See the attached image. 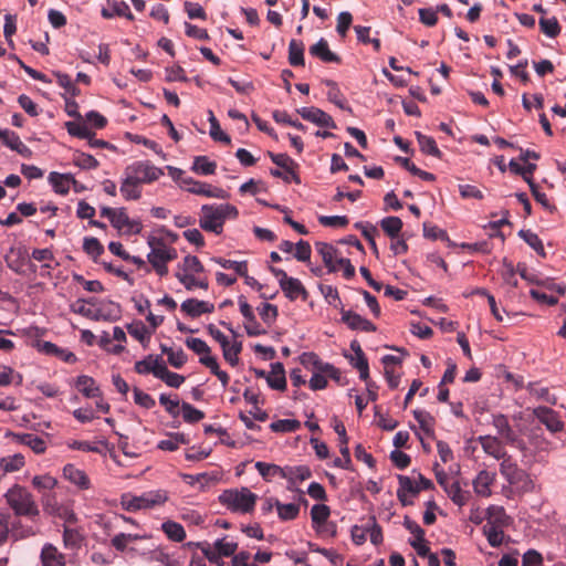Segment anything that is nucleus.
<instances>
[{"label": "nucleus", "mask_w": 566, "mask_h": 566, "mask_svg": "<svg viewBox=\"0 0 566 566\" xmlns=\"http://www.w3.org/2000/svg\"><path fill=\"white\" fill-rule=\"evenodd\" d=\"M168 499V491L163 489L149 490L139 495L124 493L120 496V505L122 509L127 512H137L163 506Z\"/></svg>", "instance_id": "2"}, {"label": "nucleus", "mask_w": 566, "mask_h": 566, "mask_svg": "<svg viewBox=\"0 0 566 566\" xmlns=\"http://www.w3.org/2000/svg\"><path fill=\"white\" fill-rule=\"evenodd\" d=\"M65 127L70 135L78 137V138L86 139V138H90L91 135H94L92 133V130L90 129V127L81 120L67 122L65 124Z\"/></svg>", "instance_id": "56"}, {"label": "nucleus", "mask_w": 566, "mask_h": 566, "mask_svg": "<svg viewBox=\"0 0 566 566\" xmlns=\"http://www.w3.org/2000/svg\"><path fill=\"white\" fill-rule=\"evenodd\" d=\"M533 415L543 423L552 433L559 432L564 429V422L558 413L553 409L544 406L534 408Z\"/></svg>", "instance_id": "14"}, {"label": "nucleus", "mask_w": 566, "mask_h": 566, "mask_svg": "<svg viewBox=\"0 0 566 566\" xmlns=\"http://www.w3.org/2000/svg\"><path fill=\"white\" fill-rule=\"evenodd\" d=\"M49 181L55 192L61 195H66L69 192L71 184L76 185L73 176L69 174L51 172L49 175Z\"/></svg>", "instance_id": "30"}, {"label": "nucleus", "mask_w": 566, "mask_h": 566, "mask_svg": "<svg viewBox=\"0 0 566 566\" xmlns=\"http://www.w3.org/2000/svg\"><path fill=\"white\" fill-rule=\"evenodd\" d=\"M119 191L126 200H138L142 196L140 185L127 175L122 181Z\"/></svg>", "instance_id": "39"}, {"label": "nucleus", "mask_w": 566, "mask_h": 566, "mask_svg": "<svg viewBox=\"0 0 566 566\" xmlns=\"http://www.w3.org/2000/svg\"><path fill=\"white\" fill-rule=\"evenodd\" d=\"M83 250L86 254L96 259L104 252V247L93 237H85L83 240Z\"/></svg>", "instance_id": "64"}, {"label": "nucleus", "mask_w": 566, "mask_h": 566, "mask_svg": "<svg viewBox=\"0 0 566 566\" xmlns=\"http://www.w3.org/2000/svg\"><path fill=\"white\" fill-rule=\"evenodd\" d=\"M312 475V472L308 467L306 465H296V467H284V473L283 478L287 481L286 489L291 492L298 491L296 488V484L298 482H303L307 479H310Z\"/></svg>", "instance_id": "17"}, {"label": "nucleus", "mask_w": 566, "mask_h": 566, "mask_svg": "<svg viewBox=\"0 0 566 566\" xmlns=\"http://www.w3.org/2000/svg\"><path fill=\"white\" fill-rule=\"evenodd\" d=\"M478 440L483 451L494 459L502 460L505 455H507V452L504 449L502 442L496 437L480 436Z\"/></svg>", "instance_id": "23"}, {"label": "nucleus", "mask_w": 566, "mask_h": 566, "mask_svg": "<svg viewBox=\"0 0 566 566\" xmlns=\"http://www.w3.org/2000/svg\"><path fill=\"white\" fill-rule=\"evenodd\" d=\"M266 382L270 388L284 390L286 388L285 370L281 363L271 365V371L268 374Z\"/></svg>", "instance_id": "29"}, {"label": "nucleus", "mask_w": 566, "mask_h": 566, "mask_svg": "<svg viewBox=\"0 0 566 566\" xmlns=\"http://www.w3.org/2000/svg\"><path fill=\"white\" fill-rule=\"evenodd\" d=\"M125 175L130 176V179H134L140 185L156 181L164 175V171L148 160H140L127 166Z\"/></svg>", "instance_id": "6"}, {"label": "nucleus", "mask_w": 566, "mask_h": 566, "mask_svg": "<svg viewBox=\"0 0 566 566\" xmlns=\"http://www.w3.org/2000/svg\"><path fill=\"white\" fill-rule=\"evenodd\" d=\"M217 169V164L211 161L207 156H197L193 159L191 170L202 176L213 175Z\"/></svg>", "instance_id": "43"}, {"label": "nucleus", "mask_w": 566, "mask_h": 566, "mask_svg": "<svg viewBox=\"0 0 566 566\" xmlns=\"http://www.w3.org/2000/svg\"><path fill=\"white\" fill-rule=\"evenodd\" d=\"M71 311L75 314L82 315L86 318L95 321L96 311L95 306L88 304L87 300L80 298L71 304Z\"/></svg>", "instance_id": "55"}, {"label": "nucleus", "mask_w": 566, "mask_h": 566, "mask_svg": "<svg viewBox=\"0 0 566 566\" xmlns=\"http://www.w3.org/2000/svg\"><path fill=\"white\" fill-rule=\"evenodd\" d=\"M33 534L31 527L19 532L15 523H11V515L6 511H0V546L4 545L10 537L18 541Z\"/></svg>", "instance_id": "9"}, {"label": "nucleus", "mask_w": 566, "mask_h": 566, "mask_svg": "<svg viewBox=\"0 0 566 566\" xmlns=\"http://www.w3.org/2000/svg\"><path fill=\"white\" fill-rule=\"evenodd\" d=\"M273 432H295L301 428V422L296 419H280L270 424Z\"/></svg>", "instance_id": "58"}, {"label": "nucleus", "mask_w": 566, "mask_h": 566, "mask_svg": "<svg viewBox=\"0 0 566 566\" xmlns=\"http://www.w3.org/2000/svg\"><path fill=\"white\" fill-rule=\"evenodd\" d=\"M65 556L56 546L45 543L40 553L41 566H65Z\"/></svg>", "instance_id": "20"}, {"label": "nucleus", "mask_w": 566, "mask_h": 566, "mask_svg": "<svg viewBox=\"0 0 566 566\" xmlns=\"http://www.w3.org/2000/svg\"><path fill=\"white\" fill-rule=\"evenodd\" d=\"M311 55L321 59L327 63H339L340 59L337 54L332 52L328 43L324 38H321L315 44L310 48Z\"/></svg>", "instance_id": "28"}, {"label": "nucleus", "mask_w": 566, "mask_h": 566, "mask_svg": "<svg viewBox=\"0 0 566 566\" xmlns=\"http://www.w3.org/2000/svg\"><path fill=\"white\" fill-rule=\"evenodd\" d=\"M527 447L531 450V455L526 459L532 460L534 458V453L537 452H546L549 448V441L544 437L543 430L541 427L532 428L527 434Z\"/></svg>", "instance_id": "18"}, {"label": "nucleus", "mask_w": 566, "mask_h": 566, "mask_svg": "<svg viewBox=\"0 0 566 566\" xmlns=\"http://www.w3.org/2000/svg\"><path fill=\"white\" fill-rule=\"evenodd\" d=\"M413 417L418 421L423 432L427 434L432 433L434 419L428 411L419 409L413 410Z\"/></svg>", "instance_id": "60"}, {"label": "nucleus", "mask_w": 566, "mask_h": 566, "mask_svg": "<svg viewBox=\"0 0 566 566\" xmlns=\"http://www.w3.org/2000/svg\"><path fill=\"white\" fill-rule=\"evenodd\" d=\"M380 226L387 235L396 239L402 229V221L398 217H386L380 221Z\"/></svg>", "instance_id": "50"}, {"label": "nucleus", "mask_w": 566, "mask_h": 566, "mask_svg": "<svg viewBox=\"0 0 566 566\" xmlns=\"http://www.w3.org/2000/svg\"><path fill=\"white\" fill-rule=\"evenodd\" d=\"M158 379L165 381L167 386L172 388H179L185 381L182 375L170 371L165 364L163 368L158 370Z\"/></svg>", "instance_id": "48"}, {"label": "nucleus", "mask_w": 566, "mask_h": 566, "mask_svg": "<svg viewBox=\"0 0 566 566\" xmlns=\"http://www.w3.org/2000/svg\"><path fill=\"white\" fill-rule=\"evenodd\" d=\"M493 426L499 436L503 438L509 446L516 448L522 453L523 458L531 455V450L526 441L512 429L506 416L501 413L493 416Z\"/></svg>", "instance_id": "5"}, {"label": "nucleus", "mask_w": 566, "mask_h": 566, "mask_svg": "<svg viewBox=\"0 0 566 566\" xmlns=\"http://www.w3.org/2000/svg\"><path fill=\"white\" fill-rule=\"evenodd\" d=\"M275 507L277 510V515L282 521L295 520L300 513V506L294 503L283 504L275 500Z\"/></svg>", "instance_id": "51"}, {"label": "nucleus", "mask_w": 566, "mask_h": 566, "mask_svg": "<svg viewBox=\"0 0 566 566\" xmlns=\"http://www.w3.org/2000/svg\"><path fill=\"white\" fill-rule=\"evenodd\" d=\"M491 511H496L497 516L494 518V521L489 518L488 523L483 526V532L488 538L489 544L492 547H499L502 544L504 537V533L500 526L505 523L507 516L502 507H491L489 509V512Z\"/></svg>", "instance_id": "8"}, {"label": "nucleus", "mask_w": 566, "mask_h": 566, "mask_svg": "<svg viewBox=\"0 0 566 566\" xmlns=\"http://www.w3.org/2000/svg\"><path fill=\"white\" fill-rule=\"evenodd\" d=\"M494 473L486 470L480 471L472 482L474 492L480 496L489 497L492 493L491 485L494 482Z\"/></svg>", "instance_id": "26"}, {"label": "nucleus", "mask_w": 566, "mask_h": 566, "mask_svg": "<svg viewBox=\"0 0 566 566\" xmlns=\"http://www.w3.org/2000/svg\"><path fill=\"white\" fill-rule=\"evenodd\" d=\"M161 531L172 542H182L186 538V531L180 523L167 520L161 524Z\"/></svg>", "instance_id": "34"}, {"label": "nucleus", "mask_w": 566, "mask_h": 566, "mask_svg": "<svg viewBox=\"0 0 566 566\" xmlns=\"http://www.w3.org/2000/svg\"><path fill=\"white\" fill-rule=\"evenodd\" d=\"M398 481L397 497H401V493H409L410 496H416L420 492L419 485L411 478L399 474Z\"/></svg>", "instance_id": "54"}, {"label": "nucleus", "mask_w": 566, "mask_h": 566, "mask_svg": "<svg viewBox=\"0 0 566 566\" xmlns=\"http://www.w3.org/2000/svg\"><path fill=\"white\" fill-rule=\"evenodd\" d=\"M3 144L10 148L11 150L17 151L23 157H30L31 156V149L20 139L19 135L12 130H8L7 134H4Z\"/></svg>", "instance_id": "33"}, {"label": "nucleus", "mask_w": 566, "mask_h": 566, "mask_svg": "<svg viewBox=\"0 0 566 566\" xmlns=\"http://www.w3.org/2000/svg\"><path fill=\"white\" fill-rule=\"evenodd\" d=\"M164 364L165 363L159 356L155 357L153 355H148L144 359L136 361L134 369L137 374H153L156 378H158V370L159 368H163Z\"/></svg>", "instance_id": "27"}, {"label": "nucleus", "mask_w": 566, "mask_h": 566, "mask_svg": "<svg viewBox=\"0 0 566 566\" xmlns=\"http://www.w3.org/2000/svg\"><path fill=\"white\" fill-rule=\"evenodd\" d=\"M254 468L256 469L259 474L266 481H271L276 476L283 478L284 467L258 461L255 462Z\"/></svg>", "instance_id": "40"}, {"label": "nucleus", "mask_w": 566, "mask_h": 566, "mask_svg": "<svg viewBox=\"0 0 566 566\" xmlns=\"http://www.w3.org/2000/svg\"><path fill=\"white\" fill-rule=\"evenodd\" d=\"M325 84H326V86H328V92H327L328 101L331 103L335 104L340 109H346L347 108L346 99L343 96V94L340 93L337 84L332 80H326Z\"/></svg>", "instance_id": "53"}, {"label": "nucleus", "mask_w": 566, "mask_h": 566, "mask_svg": "<svg viewBox=\"0 0 566 566\" xmlns=\"http://www.w3.org/2000/svg\"><path fill=\"white\" fill-rule=\"evenodd\" d=\"M180 411L184 420L188 423H196L205 418V413L189 402H182Z\"/></svg>", "instance_id": "61"}, {"label": "nucleus", "mask_w": 566, "mask_h": 566, "mask_svg": "<svg viewBox=\"0 0 566 566\" xmlns=\"http://www.w3.org/2000/svg\"><path fill=\"white\" fill-rule=\"evenodd\" d=\"M342 321L353 331L375 332L376 326L353 311H342Z\"/></svg>", "instance_id": "19"}, {"label": "nucleus", "mask_w": 566, "mask_h": 566, "mask_svg": "<svg viewBox=\"0 0 566 566\" xmlns=\"http://www.w3.org/2000/svg\"><path fill=\"white\" fill-rule=\"evenodd\" d=\"M541 31L548 38H556L560 32V27L555 17L546 19H539Z\"/></svg>", "instance_id": "62"}, {"label": "nucleus", "mask_w": 566, "mask_h": 566, "mask_svg": "<svg viewBox=\"0 0 566 566\" xmlns=\"http://www.w3.org/2000/svg\"><path fill=\"white\" fill-rule=\"evenodd\" d=\"M444 491L451 501L459 506L465 505L471 496L469 491L461 489L458 481L452 482Z\"/></svg>", "instance_id": "41"}, {"label": "nucleus", "mask_w": 566, "mask_h": 566, "mask_svg": "<svg viewBox=\"0 0 566 566\" xmlns=\"http://www.w3.org/2000/svg\"><path fill=\"white\" fill-rule=\"evenodd\" d=\"M256 501L258 495L245 486L228 489L219 495V502L227 510L237 514H249L253 512Z\"/></svg>", "instance_id": "4"}, {"label": "nucleus", "mask_w": 566, "mask_h": 566, "mask_svg": "<svg viewBox=\"0 0 566 566\" xmlns=\"http://www.w3.org/2000/svg\"><path fill=\"white\" fill-rule=\"evenodd\" d=\"M518 237L526 242L533 250H535L539 255L545 256L544 244L539 237L533 232L532 230H520Z\"/></svg>", "instance_id": "46"}, {"label": "nucleus", "mask_w": 566, "mask_h": 566, "mask_svg": "<svg viewBox=\"0 0 566 566\" xmlns=\"http://www.w3.org/2000/svg\"><path fill=\"white\" fill-rule=\"evenodd\" d=\"M284 292L285 296L291 301L298 298L300 296L306 298L307 292L298 279L290 277L287 281L280 286Z\"/></svg>", "instance_id": "32"}, {"label": "nucleus", "mask_w": 566, "mask_h": 566, "mask_svg": "<svg viewBox=\"0 0 566 566\" xmlns=\"http://www.w3.org/2000/svg\"><path fill=\"white\" fill-rule=\"evenodd\" d=\"M159 403L165 408V410L174 418L178 417L180 413L181 405L179 399L175 397L174 399L166 394H161L159 396Z\"/></svg>", "instance_id": "63"}, {"label": "nucleus", "mask_w": 566, "mask_h": 566, "mask_svg": "<svg viewBox=\"0 0 566 566\" xmlns=\"http://www.w3.org/2000/svg\"><path fill=\"white\" fill-rule=\"evenodd\" d=\"M297 113L301 115L303 119L311 122L317 126L336 128V124L332 116L322 111L321 108L314 106L301 107L297 109Z\"/></svg>", "instance_id": "15"}, {"label": "nucleus", "mask_w": 566, "mask_h": 566, "mask_svg": "<svg viewBox=\"0 0 566 566\" xmlns=\"http://www.w3.org/2000/svg\"><path fill=\"white\" fill-rule=\"evenodd\" d=\"M181 188L186 191L203 196L207 198L228 199L229 192L222 188L213 187L207 182L195 180L191 177H187L181 181Z\"/></svg>", "instance_id": "7"}, {"label": "nucleus", "mask_w": 566, "mask_h": 566, "mask_svg": "<svg viewBox=\"0 0 566 566\" xmlns=\"http://www.w3.org/2000/svg\"><path fill=\"white\" fill-rule=\"evenodd\" d=\"M331 510L325 504H315L311 509V517L313 522V526L316 528L318 533L324 532L322 525L326 523L329 517Z\"/></svg>", "instance_id": "38"}, {"label": "nucleus", "mask_w": 566, "mask_h": 566, "mask_svg": "<svg viewBox=\"0 0 566 566\" xmlns=\"http://www.w3.org/2000/svg\"><path fill=\"white\" fill-rule=\"evenodd\" d=\"M222 348L224 359L231 365L237 366L239 363V354L242 350V343L234 342L230 344V342L224 345Z\"/></svg>", "instance_id": "57"}, {"label": "nucleus", "mask_w": 566, "mask_h": 566, "mask_svg": "<svg viewBox=\"0 0 566 566\" xmlns=\"http://www.w3.org/2000/svg\"><path fill=\"white\" fill-rule=\"evenodd\" d=\"M176 277L188 291H192L195 287L207 290L209 286L207 280H198L190 273L177 272Z\"/></svg>", "instance_id": "52"}, {"label": "nucleus", "mask_w": 566, "mask_h": 566, "mask_svg": "<svg viewBox=\"0 0 566 566\" xmlns=\"http://www.w3.org/2000/svg\"><path fill=\"white\" fill-rule=\"evenodd\" d=\"M289 62L292 66L304 65V45L301 41L291 40L289 44Z\"/></svg>", "instance_id": "44"}, {"label": "nucleus", "mask_w": 566, "mask_h": 566, "mask_svg": "<svg viewBox=\"0 0 566 566\" xmlns=\"http://www.w3.org/2000/svg\"><path fill=\"white\" fill-rule=\"evenodd\" d=\"M238 548L235 542H228L226 537L219 538L213 544V549L209 546L202 548L205 556L212 563L218 562L220 557H230L234 555Z\"/></svg>", "instance_id": "13"}, {"label": "nucleus", "mask_w": 566, "mask_h": 566, "mask_svg": "<svg viewBox=\"0 0 566 566\" xmlns=\"http://www.w3.org/2000/svg\"><path fill=\"white\" fill-rule=\"evenodd\" d=\"M4 499L17 516L34 518L40 514L34 496L28 489L20 484L12 485L4 493Z\"/></svg>", "instance_id": "3"}, {"label": "nucleus", "mask_w": 566, "mask_h": 566, "mask_svg": "<svg viewBox=\"0 0 566 566\" xmlns=\"http://www.w3.org/2000/svg\"><path fill=\"white\" fill-rule=\"evenodd\" d=\"M415 135L422 153L437 158L441 157V151L432 137L423 135L420 132H416Z\"/></svg>", "instance_id": "42"}, {"label": "nucleus", "mask_w": 566, "mask_h": 566, "mask_svg": "<svg viewBox=\"0 0 566 566\" xmlns=\"http://www.w3.org/2000/svg\"><path fill=\"white\" fill-rule=\"evenodd\" d=\"M315 247L316 251L322 256L324 264L328 269V272L333 273L338 271L337 259H340L342 256L338 255L337 249L326 242H317Z\"/></svg>", "instance_id": "22"}, {"label": "nucleus", "mask_w": 566, "mask_h": 566, "mask_svg": "<svg viewBox=\"0 0 566 566\" xmlns=\"http://www.w3.org/2000/svg\"><path fill=\"white\" fill-rule=\"evenodd\" d=\"M528 392L536 399L543 400L551 405H556L557 398L549 392L547 387H543L537 382H530L527 385Z\"/></svg>", "instance_id": "45"}, {"label": "nucleus", "mask_w": 566, "mask_h": 566, "mask_svg": "<svg viewBox=\"0 0 566 566\" xmlns=\"http://www.w3.org/2000/svg\"><path fill=\"white\" fill-rule=\"evenodd\" d=\"M25 465L24 455L15 453L8 457L0 458V469L3 473H12L20 471Z\"/></svg>", "instance_id": "35"}, {"label": "nucleus", "mask_w": 566, "mask_h": 566, "mask_svg": "<svg viewBox=\"0 0 566 566\" xmlns=\"http://www.w3.org/2000/svg\"><path fill=\"white\" fill-rule=\"evenodd\" d=\"M300 363L312 373L323 371L326 363L322 361L319 357L313 352L303 353L300 356Z\"/></svg>", "instance_id": "49"}, {"label": "nucleus", "mask_w": 566, "mask_h": 566, "mask_svg": "<svg viewBox=\"0 0 566 566\" xmlns=\"http://www.w3.org/2000/svg\"><path fill=\"white\" fill-rule=\"evenodd\" d=\"M63 476L65 480L76 485L81 490H87L91 486L87 474L83 470L76 468L74 464H66L63 468Z\"/></svg>", "instance_id": "24"}, {"label": "nucleus", "mask_w": 566, "mask_h": 566, "mask_svg": "<svg viewBox=\"0 0 566 566\" xmlns=\"http://www.w3.org/2000/svg\"><path fill=\"white\" fill-rule=\"evenodd\" d=\"M75 387L86 397L96 398L101 396L99 387L95 380L86 375H81L75 381Z\"/></svg>", "instance_id": "31"}, {"label": "nucleus", "mask_w": 566, "mask_h": 566, "mask_svg": "<svg viewBox=\"0 0 566 566\" xmlns=\"http://www.w3.org/2000/svg\"><path fill=\"white\" fill-rule=\"evenodd\" d=\"M239 214L237 207L230 203L203 205L199 224L205 231L220 234L223 231V224L228 219H235Z\"/></svg>", "instance_id": "1"}, {"label": "nucleus", "mask_w": 566, "mask_h": 566, "mask_svg": "<svg viewBox=\"0 0 566 566\" xmlns=\"http://www.w3.org/2000/svg\"><path fill=\"white\" fill-rule=\"evenodd\" d=\"M500 473L511 485L531 482L528 474L509 454L501 460Z\"/></svg>", "instance_id": "10"}, {"label": "nucleus", "mask_w": 566, "mask_h": 566, "mask_svg": "<svg viewBox=\"0 0 566 566\" xmlns=\"http://www.w3.org/2000/svg\"><path fill=\"white\" fill-rule=\"evenodd\" d=\"M147 244L150 248L147 254L148 261L175 260L177 258L176 249L168 247L163 237L148 235Z\"/></svg>", "instance_id": "11"}, {"label": "nucleus", "mask_w": 566, "mask_h": 566, "mask_svg": "<svg viewBox=\"0 0 566 566\" xmlns=\"http://www.w3.org/2000/svg\"><path fill=\"white\" fill-rule=\"evenodd\" d=\"M128 334L137 339L143 346L149 342L153 331L148 329L142 321H135L127 325Z\"/></svg>", "instance_id": "37"}, {"label": "nucleus", "mask_w": 566, "mask_h": 566, "mask_svg": "<svg viewBox=\"0 0 566 566\" xmlns=\"http://www.w3.org/2000/svg\"><path fill=\"white\" fill-rule=\"evenodd\" d=\"M212 261L223 269L233 270L238 275H245L247 261H233L223 258H212Z\"/></svg>", "instance_id": "59"}, {"label": "nucleus", "mask_w": 566, "mask_h": 566, "mask_svg": "<svg viewBox=\"0 0 566 566\" xmlns=\"http://www.w3.org/2000/svg\"><path fill=\"white\" fill-rule=\"evenodd\" d=\"M189 442L188 438L182 432H170L167 434V439L160 440L158 442V449L164 451H175L181 444H187Z\"/></svg>", "instance_id": "36"}, {"label": "nucleus", "mask_w": 566, "mask_h": 566, "mask_svg": "<svg viewBox=\"0 0 566 566\" xmlns=\"http://www.w3.org/2000/svg\"><path fill=\"white\" fill-rule=\"evenodd\" d=\"M90 305L95 306V321H117L120 317L119 304L108 300L87 298Z\"/></svg>", "instance_id": "12"}, {"label": "nucleus", "mask_w": 566, "mask_h": 566, "mask_svg": "<svg viewBox=\"0 0 566 566\" xmlns=\"http://www.w3.org/2000/svg\"><path fill=\"white\" fill-rule=\"evenodd\" d=\"M83 537L81 533L71 527H64L63 530V544L66 549L75 551L81 547Z\"/></svg>", "instance_id": "47"}, {"label": "nucleus", "mask_w": 566, "mask_h": 566, "mask_svg": "<svg viewBox=\"0 0 566 566\" xmlns=\"http://www.w3.org/2000/svg\"><path fill=\"white\" fill-rule=\"evenodd\" d=\"M111 223L114 228L119 231H125L127 233L137 234L142 231L143 226L139 221L132 220L125 208H117L112 216Z\"/></svg>", "instance_id": "16"}, {"label": "nucleus", "mask_w": 566, "mask_h": 566, "mask_svg": "<svg viewBox=\"0 0 566 566\" xmlns=\"http://www.w3.org/2000/svg\"><path fill=\"white\" fill-rule=\"evenodd\" d=\"M7 436H12L17 442L29 447L36 454L44 453L46 450L45 441L41 437L33 433L7 432Z\"/></svg>", "instance_id": "25"}, {"label": "nucleus", "mask_w": 566, "mask_h": 566, "mask_svg": "<svg viewBox=\"0 0 566 566\" xmlns=\"http://www.w3.org/2000/svg\"><path fill=\"white\" fill-rule=\"evenodd\" d=\"M182 312L191 317H198L206 313H212L214 305L207 301H199L197 298H188L180 305Z\"/></svg>", "instance_id": "21"}]
</instances>
